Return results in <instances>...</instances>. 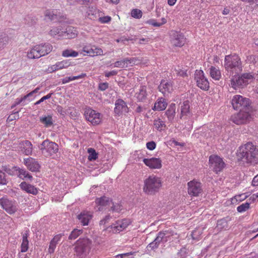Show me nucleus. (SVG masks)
<instances>
[{"label": "nucleus", "mask_w": 258, "mask_h": 258, "mask_svg": "<svg viewBox=\"0 0 258 258\" xmlns=\"http://www.w3.org/2000/svg\"><path fill=\"white\" fill-rule=\"evenodd\" d=\"M159 245L154 242L153 241L150 243L147 246V250L155 251L159 247Z\"/></svg>", "instance_id": "obj_53"}, {"label": "nucleus", "mask_w": 258, "mask_h": 258, "mask_svg": "<svg viewBox=\"0 0 258 258\" xmlns=\"http://www.w3.org/2000/svg\"><path fill=\"white\" fill-rule=\"evenodd\" d=\"M231 104L235 110H242L248 108L250 104V101L247 98L240 95H235L231 100Z\"/></svg>", "instance_id": "obj_9"}, {"label": "nucleus", "mask_w": 258, "mask_h": 258, "mask_svg": "<svg viewBox=\"0 0 258 258\" xmlns=\"http://www.w3.org/2000/svg\"><path fill=\"white\" fill-rule=\"evenodd\" d=\"M195 79L196 80L197 86L201 89L208 90L209 89V83L202 70H196Z\"/></svg>", "instance_id": "obj_11"}, {"label": "nucleus", "mask_w": 258, "mask_h": 258, "mask_svg": "<svg viewBox=\"0 0 258 258\" xmlns=\"http://www.w3.org/2000/svg\"><path fill=\"white\" fill-rule=\"evenodd\" d=\"M135 96L138 101L143 102L146 99L147 96L146 86H141L139 92L136 93Z\"/></svg>", "instance_id": "obj_36"}, {"label": "nucleus", "mask_w": 258, "mask_h": 258, "mask_svg": "<svg viewBox=\"0 0 258 258\" xmlns=\"http://www.w3.org/2000/svg\"><path fill=\"white\" fill-rule=\"evenodd\" d=\"M224 67L230 75L238 74L242 71L243 66L240 56L236 53L225 56Z\"/></svg>", "instance_id": "obj_2"}, {"label": "nucleus", "mask_w": 258, "mask_h": 258, "mask_svg": "<svg viewBox=\"0 0 258 258\" xmlns=\"http://www.w3.org/2000/svg\"><path fill=\"white\" fill-rule=\"evenodd\" d=\"M132 254L131 253H124L122 254H119L115 256V258H128V256Z\"/></svg>", "instance_id": "obj_64"}, {"label": "nucleus", "mask_w": 258, "mask_h": 258, "mask_svg": "<svg viewBox=\"0 0 258 258\" xmlns=\"http://www.w3.org/2000/svg\"><path fill=\"white\" fill-rule=\"evenodd\" d=\"M18 174L17 177L25 181H32L33 179L32 175L24 168L19 167V169L18 171Z\"/></svg>", "instance_id": "obj_30"}, {"label": "nucleus", "mask_w": 258, "mask_h": 258, "mask_svg": "<svg viewBox=\"0 0 258 258\" xmlns=\"http://www.w3.org/2000/svg\"><path fill=\"white\" fill-rule=\"evenodd\" d=\"M75 251L78 258H83L90 251L92 241L87 237H80L76 241Z\"/></svg>", "instance_id": "obj_4"}, {"label": "nucleus", "mask_w": 258, "mask_h": 258, "mask_svg": "<svg viewBox=\"0 0 258 258\" xmlns=\"http://www.w3.org/2000/svg\"><path fill=\"white\" fill-rule=\"evenodd\" d=\"M0 205L9 214L15 213L18 210L16 202L7 198H3L0 199Z\"/></svg>", "instance_id": "obj_12"}, {"label": "nucleus", "mask_w": 258, "mask_h": 258, "mask_svg": "<svg viewBox=\"0 0 258 258\" xmlns=\"http://www.w3.org/2000/svg\"><path fill=\"white\" fill-rule=\"evenodd\" d=\"M176 114V105L174 103H171L169 106L167 110L165 112L169 122L172 123Z\"/></svg>", "instance_id": "obj_31"}, {"label": "nucleus", "mask_w": 258, "mask_h": 258, "mask_svg": "<svg viewBox=\"0 0 258 258\" xmlns=\"http://www.w3.org/2000/svg\"><path fill=\"white\" fill-rule=\"evenodd\" d=\"M19 112V111L13 112V113L12 114L9 116L7 120L9 122H10L14 120L18 119L19 118V116L18 114Z\"/></svg>", "instance_id": "obj_56"}, {"label": "nucleus", "mask_w": 258, "mask_h": 258, "mask_svg": "<svg viewBox=\"0 0 258 258\" xmlns=\"http://www.w3.org/2000/svg\"><path fill=\"white\" fill-rule=\"evenodd\" d=\"M92 216L88 212H83L78 215V219L79 222L83 226L88 225L90 220L92 219Z\"/></svg>", "instance_id": "obj_33"}, {"label": "nucleus", "mask_w": 258, "mask_h": 258, "mask_svg": "<svg viewBox=\"0 0 258 258\" xmlns=\"http://www.w3.org/2000/svg\"><path fill=\"white\" fill-rule=\"evenodd\" d=\"M78 31L76 28L68 26L66 29H63L62 37L67 39H72L76 37Z\"/></svg>", "instance_id": "obj_26"}, {"label": "nucleus", "mask_w": 258, "mask_h": 258, "mask_svg": "<svg viewBox=\"0 0 258 258\" xmlns=\"http://www.w3.org/2000/svg\"><path fill=\"white\" fill-rule=\"evenodd\" d=\"M130 223L131 222L128 219H123L115 221V223L112 224L107 228H110L113 233H117L125 229Z\"/></svg>", "instance_id": "obj_16"}, {"label": "nucleus", "mask_w": 258, "mask_h": 258, "mask_svg": "<svg viewBox=\"0 0 258 258\" xmlns=\"http://www.w3.org/2000/svg\"><path fill=\"white\" fill-rule=\"evenodd\" d=\"M114 67L116 68H123L125 67L124 62H123V59L120 60H118L114 63Z\"/></svg>", "instance_id": "obj_62"}, {"label": "nucleus", "mask_w": 258, "mask_h": 258, "mask_svg": "<svg viewBox=\"0 0 258 258\" xmlns=\"http://www.w3.org/2000/svg\"><path fill=\"white\" fill-rule=\"evenodd\" d=\"M109 211L119 213L122 210V206L118 203H114L112 201Z\"/></svg>", "instance_id": "obj_48"}, {"label": "nucleus", "mask_w": 258, "mask_h": 258, "mask_svg": "<svg viewBox=\"0 0 258 258\" xmlns=\"http://www.w3.org/2000/svg\"><path fill=\"white\" fill-rule=\"evenodd\" d=\"M128 108L126 102L121 99H118L115 102L114 112L115 116H120L123 112H128Z\"/></svg>", "instance_id": "obj_19"}, {"label": "nucleus", "mask_w": 258, "mask_h": 258, "mask_svg": "<svg viewBox=\"0 0 258 258\" xmlns=\"http://www.w3.org/2000/svg\"><path fill=\"white\" fill-rule=\"evenodd\" d=\"M181 113L180 118L182 119L184 116H190L192 113L190 110V102L188 100L184 101L181 103Z\"/></svg>", "instance_id": "obj_27"}, {"label": "nucleus", "mask_w": 258, "mask_h": 258, "mask_svg": "<svg viewBox=\"0 0 258 258\" xmlns=\"http://www.w3.org/2000/svg\"><path fill=\"white\" fill-rule=\"evenodd\" d=\"M86 119L93 125H98L101 121V114L92 109L85 110L84 114Z\"/></svg>", "instance_id": "obj_13"}, {"label": "nucleus", "mask_w": 258, "mask_h": 258, "mask_svg": "<svg viewBox=\"0 0 258 258\" xmlns=\"http://www.w3.org/2000/svg\"><path fill=\"white\" fill-rule=\"evenodd\" d=\"M250 203L248 202H245L243 203L237 208V211L239 213H242L249 208Z\"/></svg>", "instance_id": "obj_50"}, {"label": "nucleus", "mask_w": 258, "mask_h": 258, "mask_svg": "<svg viewBox=\"0 0 258 258\" xmlns=\"http://www.w3.org/2000/svg\"><path fill=\"white\" fill-rule=\"evenodd\" d=\"M231 220V218L227 216L219 219L217 222L216 228L217 230L221 231L222 230H227L229 228L228 222Z\"/></svg>", "instance_id": "obj_29"}, {"label": "nucleus", "mask_w": 258, "mask_h": 258, "mask_svg": "<svg viewBox=\"0 0 258 258\" xmlns=\"http://www.w3.org/2000/svg\"><path fill=\"white\" fill-rule=\"evenodd\" d=\"M131 15L136 19H140L142 16V12L139 9H135L132 11Z\"/></svg>", "instance_id": "obj_51"}, {"label": "nucleus", "mask_w": 258, "mask_h": 258, "mask_svg": "<svg viewBox=\"0 0 258 258\" xmlns=\"http://www.w3.org/2000/svg\"><path fill=\"white\" fill-rule=\"evenodd\" d=\"M245 61L247 63L257 67L258 66V55L255 54L247 55Z\"/></svg>", "instance_id": "obj_39"}, {"label": "nucleus", "mask_w": 258, "mask_h": 258, "mask_svg": "<svg viewBox=\"0 0 258 258\" xmlns=\"http://www.w3.org/2000/svg\"><path fill=\"white\" fill-rule=\"evenodd\" d=\"M19 148L25 155H31L32 153L33 145L28 140L21 141L19 144Z\"/></svg>", "instance_id": "obj_23"}, {"label": "nucleus", "mask_w": 258, "mask_h": 258, "mask_svg": "<svg viewBox=\"0 0 258 258\" xmlns=\"http://www.w3.org/2000/svg\"><path fill=\"white\" fill-rule=\"evenodd\" d=\"M22 97L24 100V102L25 103L26 105L34 98V97L32 95V93L30 92Z\"/></svg>", "instance_id": "obj_54"}, {"label": "nucleus", "mask_w": 258, "mask_h": 258, "mask_svg": "<svg viewBox=\"0 0 258 258\" xmlns=\"http://www.w3.org/2000/svg\"><path fill=\"white\" fill-rule=\"evenodd\" d=\"M52 50V46L48 43H41L33 47L27 52L29 58H39L50 53Z\"/></svg>", "instance_id": "obj_5"}, {"label": "nucleus", "mask_w": 258, "mask_h": 258, "mask_svg": "<svg viewBox=\"0 0 258 258\" xmlns=\"http://www.w3.org/2000/svg\"><path fill=\"white\" fill-rule=\"evenodd\" d=\"M95 202L98 207V210L102 211L110 208L112 200L107 197L103 196L100 198H97Z\"/></svg>", "instance_id": "obj_22"}, {"label": "nucleus", "mask_w": 258, "mask_h": 258, "mask_svg": "<svg viewBox=\"0 0 258 258\" xmlns=\"http://www.w3.org/2000/svg\"><path fill=\"white\" fill-rule=\"evenodd\" d=\"M55 110L58 113H59L62 116H64L66 114L65 111L63 110L62 106L60 105H57L56 106Z\"/></svg>", "instance_id": "obj_63"}, {"label": "nucleus", "mask_w": 258, "mask_h": 258, "mask_svg": "<svg viewBox=\"0 0 258 258\" xmlns=\"http://www.w3.org/2000/svg\"><path fill=\"white\" fill-rule=\"evenodd\" d=\"M188 193L189 195L197 197L202 191V183L198 181L193 180L187 183Z\"/></svg>", "instance_id": "obj_15"}, {"label": "nucleus", "mask_w": 258, "mask_h": 258, "mask_svg": "<svg viewBox=\"0 0 258 258\" xmlns=\"http://www.w3.org/2000/svg\"><path fill=\"white\" fill-rule=\"evenodd\" d=\"M109 87V84L107 82L101 83L99 84L98 89L100 91H105Z\"/></svg>", "instance_id": "obj_61"}, {"label": "nucleus", "mask_w": 258, "mask_h": 258, "mask_svg": "<svg viewBox=\"0 0 258 258\" xmlns=\"http://www.w3.org/2000/svg\"><path fill=\"white\" fill-rule=\"evenodd\" d=\"M111 20V18L110 16H104L99 17L98 20L101 23L104 24V23H108Z\"/></svg>", "instance_id": "obj_59"}, {"label": "nucleus", "mask_w": 258, "mask_h": 258, "mask_svg": "<svg viewBox=\"0 0 258 258\" xmlns=\"http://www.w3.org/2000/svg\"><path fill=\"white\" fill-rule=\"evenodd\" d=\"M88 152L89 153L88 159L89 161H94L97 159L98 153L94 149L92 148H88Z\"/></svg>", "instance_id": "obj_45"}, {"label": "nucleus", "mask_w": 258, "mask_h": 258, "mask_svg": "<svg viewBox=\"0 0 258 258\" xmlns=\"http://www.w3.org/2000/svg\"><path fill=\"white\" fill-rule=\"evenodd\" d=\"M52 94H53L52 93H49L47 95L42 97L40 100H39L38 101L34 103V104L38 105V104H40L41 102H43L44 100L49 99L51 97V95Z\"/></svg>", "instance_id": "obj_58"}, {"label": "nucleus", "mask_w": 258, "mask_h": 258, "mask_svg": "<svg viewBox=\"0 0 258 258\" xmlns=\"http://www.w3.org/2000/svg\"><path fill=\"white\" fill-rule=\"evenodd\" d=\"M158 89L164 96L168 95L172 90V84L170 82L162 80Z\"/></svg>", "instance_id": "obj_24"}, {"label": "nucleus", "mask_w": 258, "mask_h": 258, "mask_svg": "<svg viewBox=\"0 0 258 258\" xmlns=\"http://www.w3.org/2000/svg\"><path fill=\"white\" fill-rule=\"evenodd\" d=\"M9 37L7 36L0 35V50L4 49L8 44Z\"/></svg>", "instance_id": "obj_47"}, {"label": "nucleus", "mask_w": 258, "mask_h": 258, "mask_svg": "<svg viewBox=\"0 0 258 258\" xmlns=\"http://www.w3.org/2000/svg\"><path fill=\"white\" fill-rule=\"evenodd\" d=\"M57 244V243L51 239L50 242L49 248L48 249V252L49 253L51 254L54 253Z\"/></svg>", "instance_id": "obj_55"}, {"label": "nucleus", "mask_w": 258, "mask_h": 258, "mask_svg": "<svg viewBox=\"0 0 258 258\" xmlns=\"http://www.w3.org/2000/svg\"><path fill=\"white\" fill-rule=\"evenodd\" d=\"M38 148L45 156H51L58 151V145L55 142L46 139L38 146Z\"/></svg>", "instance_id": "obj_7"}, {"label": "nucleus", "mask_w": 258, "mask_h": 258, "mask_svg": "<svg viewBox=\"0 0 258 258\" xmlns=\"http://www.w3.org/2000/svg\"><path fill=\"white\" fill-rule=\"evenodd\" d=\"M28 233H25L23 235L22 242L21 245V252H25L29 248V241L28 239Z\"/></svg>", "instance_id": "obj_38"}, {"label": "nucleus", "mask_w": 258, "mask_h": 258, "mask_svg": "<svg viewBox=\"0 0 258 258\" xmlns=\"http://www.w3.org/2000/svg\"><path fill=\"white\" fill-rule=\"evenodd\" d=\"M40 121L46 127H50L53 124V119L51 115L41 117L40 118Z\"/></svg>", "instance_id": "obj_41"}, {"label": "nucleus", "mask_w": 258, "mask_h": 258, "mask_svg": "<svg viewBox=\"0 0 258 258\" xmlns=\"http://www.w3.org/2000/svg\"><path fill=\"white\" fill-rule=\"evenodd\" d=\"M23 164L26 166L27 169L31 172H37L40 171L41 166L34 158L32 157L24 158Z\"/></svg>", "instance_id": "obj_17"}, {"label": "nucleus", "mask_w": 258, "mask_h": 258, "mask_svg": "<svg viewBox=\"0 0 258 258\" xmlns=\"http://www.w3.org/2000/svg\"><path fill=\"white\" fill-rule=\"evenodd\" d=\"M237 157L239 161L256 164L258 163V147L251 142H248L239 147Z\"/></svg>", "instance_id": "obj_1"}, {"label": "nucleus", "mask_w": 258, "mask_h": 258, "mask_svg": "<svg viewBox=\"0 0 258 258\" xmlns=\"http://www.w3.org/2000/svg\"><path fill=\"white\" fill-rule=\"evenodd\" d=\"M209 163L211 170L217 174L221 172L226 165L222 158L214 154L210 156Z\"/></svg>", "instance_id": "obj_8"}, {"label": "nucleus", "mask_w": 258, "mask_h": 258, "mask_svg": "<svg viewBox=\"0 0 258 258\" xmlns=\"http://www.w3.org/2000/svg\"><path fill=\"white\" fill-rule=\"evenodd\" d=\"M210 76L215 80L218 81L221 78V72L218 68L214 66H211L209 69Z\"/></svg>", "instance_id": "obj_37"}, {"label": "nucleus", "mask_w": 258, "mask_h": 258, "mask_svg": "<svg viewBox=\"0 0 258 258\" xmlns=\"http://www.w3.org/2000/svg\"><path fill=\"white\" fill-rule=\"evenodd\" d=\"M51 20L54 21H59L63 18L62 13L57 10H53L52 11L47 13L46 15Z\"/></svg>", "instance_id": "obj_35"}, {"label": "nucleus", "mask_w": 258, "mask_h": 258, "mask_svg": "<svg viewBox=\"0 0 258 258\" xmlns=\"http://www.w3.org/2000/svg\"><path fill=\"white\" fill-rule=\"evenodd\" d=\"M173 73H175L177 76L185 77L187 76L186 70H182L179 68L178 69H174Z\"/></svg>", "instance_id": "obj_52"}, {"label": "nucleus", "mask_w": 258, "mask_h": 258, "mask_svg": "<svg viewBox=\"0 0 258 258\" xmlns=\"http://www.w3.org/2000/svg\"><path fill=\"white\" fill-rule=\"evenodd\" d=\"M2 169L5 173L12 176H17L19 167L17 166L5 165L2 166Z\"/></svg>", "instance_id": "obj_34"}, {"label": "nucleus", "mask_w": 258, "mask_h": 258, "mask_svg": "<svg viewBox=\"0 0 258 258\" xmlns=\"http://www.w3.org/2000/svg\"><path fill=\"white\" fill-rule=\"evenodd\" d=\"M19 186L22 190L25 191L28 194L33 195H36L38 194V189L37 188L25 181L22 182L20 184Z\"/></svg>", "instance_id": "obj_25"}, {"label": "nucleus", "mask_w": 258, "mask_h": 258, "mask_svg": "<svg viewBox=\"0 0 258 258\" xmlns=\"http://www.w3.org/2000/svg\"><path fill=\"white\" fill-rule=\"evenodd\" d=\"M71 65V62L68 60H63L57 62L55 64L52 65L48 68L50 72H53L58 70L67 68Z\"/></svg>", "instance_id": "obj_28"}, {"label": "nucleus", "mask_w": 258, "mask_h": 258, "mask_svg": "<svg viewBox=\"0 0 258 258\" xmlns=\"http://www.w3.org/2000/svg\"><path fill=\"white\" fill-rule=\"evenodd\" d=\"M9 182L8 179L6 178V173L0 170V185H6Z\"/></svg>", "instance_id": "obj_49"}, {"label": "nucleus", "mask_w": 258, "mask_h": 258, "mask_svg": "<svg viewBox=\"0 0 258 258\" xmlns=\"http://www.w3.org/2000/svg\"><path fill=\"white\" fill-rule=\"evenodd\" d=\"M154 126L158 131L161 132L166 127L165 122L160 118H157L154 120Z\"/></svg>", "instance_id": "obj_42"}, {"label": "nucleus", "mask_w": 258, "mask_h": 258, "mask_svg": "<svg viewBox=\"0 0 258 258\" xmlns=\"http://www.w3.org/2000/svg\"><path fill=\"white\" fill-rule=\"evenodd\" d=\"M62 55L64 57H77L78 55V52L72 49H66L62 52Z\"/></svg>", "instance_id": "obj_44"}, {"label": "nucleus", "mask_w": 258, "mask_h": 258, "mask_svg": "<svg viewBox=\"0 0 258 258\" xmlns=\"http://www.w3.org/2000/svg\"><path fill=\"white\" fill-rule=\"evenodd\" d=\"M83 233L82 229H74L70 233L69 239L74 240L81 236Z\"/></svg>", "instance_id": "obj_43"}, {"label": "nucleus", "mask_w": 258, "mask_h": 258, "mask_svg": "<svg viewBox=\"0 0 258 258\" xmlns=\"http://www.w3.org/2000/svg\"><path fill=\"white\" fill-rule=\"evenodd\" d=\"M167 106L166 99L163 97L159 98L155 103L152 109L154 111H161L165 109Z\"/></svg>", "instance_id": "obj_32"}, {"label": "nucleus", "mask_w": 258, "mask_h": 258, "mask_svg": "<svg viewBox=\"0 0 258 258\" xmlns=\"http://www.w3.org/2000/svg\"><path fill=\"white\" fill-rule=\"evenodd\" d=\"M171 36V42L173 45L181 47L184 44L185 38L184 35L180 32L172 31Z\"/></svg>", "instance_id": "obj_18"}, {"label": "nucleus", "mask_w": 258, "mask_h": 258, "mask_svg": "<svg viewBox=\"0 0 258 258\" xmlns=\"http://www.w3.org/2000/svg\"><path fill=\"white\" fill-rule=\"evenodd\" d=\"M144 163L151 169H160L162 167V161L160 158L152 157L144 158Z\"/></svg>", "instance_id": "obj_21"}, {"label": "nucleus", "mask_w": 258, "mask_h": 258, "mask_svg": "<svg viewBox=\"0 0 258 258\" xmlns=\"http://www.w3.org/2000/svg\"><path fill=\"white\" fill-rule=\"evenodd\" d=\"M111 218L112 217L110 215H107L105 216V217L103 219L100 221L99 224L100 225H103L105 227L106 224H107Z\"/></svg>", "instance_id": "obj_57"}, {"label": "nucleus", "mask_w": 258, "mask_h": 258, "mask_svg": "<svg viewBox=\"0 0 258 258\" xmlns=\"http://www.w3.org/2000/svg\"><path fill=\"white\" fill-rule=\"evenodd\" d=\"M82 51L86 53L84 55L87 54L90 56L103 55L102 49L95 45H86L83 47Z\"/></svg>", "instance_id": "obj_20"}, {"label": "nucleus", "mask_w": 258, "mask_h": 258, "mask_svg": "<svg viewBox=\"0 0 258 258\" xmlns=\"http://www.w3.org/2000/svg\"><path fill=\"white\" fill-rule=\"evenodd\" d=\"M251 119L250 113L247 111H240L231 117L232 121L237 125L246 124L249 122Z\"/></svg>", "instance_id": "obj_10"}, {"label": "nucleus", "mask_w": 258, "mask_h": 258, "mask_svg": "<svg viewBox=\"0 0 258 258\" xmlns=\"http://www.w3.org/2000/svg\"><path fill=\"white\" fill-rule=\"evenodd\" d=\"M254 78V75L251 73H244L241 76L235 75L231 80V86L235 89H239L247 85L248 81Z\"/></svg>", "instance_id": "obj_6"}, {"label": "nucleus", "mask_w": 258, "mask_h": 258, "mask_svg": "<svg viewBox=\"0 0 258 258\" xmlns=\"http://www.w3.org/2000/svg\"><path fill=\"white\" fill-rule=\"evenodd\" d=\"M162 185L160 177L156 175H150L144 180V192L148 195H154L160 190Z\"/></svg>", "instance_id": "obj_3"}, {"label": "nucleus", "mask_w": 258, "mask_h": 258, "mask_svg": "<svg viewBox=\"0 0 258 258\" xmlns=\"http://www.w3.org/2000/svg\"><path fill=\"white\" fill-rule=\"evenodd\" d=\"M123 62L125 67H127L128 64L133 66L140 63L141 60L139 57H126L123 58Z\"/></svg>", "instance_id": "obj_40"}, {"label": "nucleus", "mask_w": 258, "mask_h": 258, "mask_svg": "<svg viewBox=\"0 0 258 258\" xmlns=\"http://www.w3.org/2000/svg\"><path fill=\"white\" fill-rule=\"evenodd\" d=\"M146 147L148 149L152 151L155 149L156 144L154 141H150L147 143Z\"/></svg>", "instance_id": "obj_60"}, {"label": "nucleus", "mask_w": 258, "mask_h": 258, "mask_svg": "<svg viewBox=\"0 0 258 258\" xmlns=\"http://www.w3.org/2000/svg\"><path fill=\"white\" fill-rule=\"evenodd\" d=\"M172 235L173 232L171 230L161 231L158 233L153 241L159 245L161 243H165L168 241H171Z\"/></svg>", "instance_id": "obj_14"}, {"label": "nucleus", "mask_w": 258, "mask_h": 258, "mask_svg": "<svg viewBox=\"0 0 258 258\" xmlns=\"http://www.w3.org/2000/svg\"><path fill=\"white\" fill-rule=\"evenodd\" d=\"M63 29L59 27L52 28L49 31V34L54 37L58 35V36L62 37Z\"/></svg>", "instance_id": "obj_46"}]
</instances>
